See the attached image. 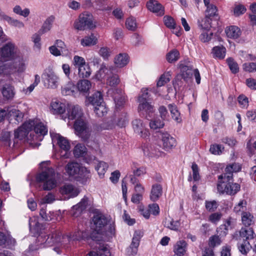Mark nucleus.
I'll use <instances>...</instances> for the list:
<instances>
[{
	"label": "nucleus",
	"mask_w": 256,
	"mask_h": 256,
	"mask_svg": "<svg viewBox=\"0 0 256 256\" xmlns=\"http://www.w3.org/2000/svg\"><path fill=\"white\" fill-rule=\"evenodd\" d=\"M84 238V232L82 231L76 232L71 237L70 236L63 235L60 232L56 230L52 232L51 235L48 238L46 242L49 245L58 244L64 248L70 244L72 240H80Z\"/></svg>",
	"instance_id": "f257e3e1"
},
{
	"label": "nucleus",
	"mask_w": 256,
	"mask_h": 256,
	"mask_svg": "<svg viewBox=\"0 0 256 256\" xmlns=\"http://www.w3.org/2000/svg\"><path fill=\"white\" fill-rule=\"evenodd\" d=\"M38 182L43 183L42 188L50 190L56 186V173L52 168L48 167L36 176Z\"/></svg>",
	"instance_id": "f03ea898"
},
{
	"label": "nucleus",
	"mask_w": 256,
	"mask_h": 256,
	"mask_svg": "<svg viewBox=\"0 0 256 256\" xmlns=\"http://www.w3.org/2000/svg\"><path fill=\"white\" fill-rule=\"evenodd\" d=\"M96 26V24L92 20V16L88 12L80 14L74 23V28L78 30L93 29Z\"/></svg>",
	"instance_id": "7ed1b4c3"
},
{
	"label": "nucleus",
	"mask_w": 256,
	"mask_h": 256,
	"mask_svg": "<svg viewBox=\"0 0 256 256\" xmlns=\"http://www.w3.org/2000/svg\"><path fill=\"white\" fill-rule=\"evenodd\" d=\"M74 126L77 135L81 138L83 140L86 141L89 139L92 129L84 117L76 120Z\"/></svg>",
	"instance_id": "20e7f679"
},
{
	"label": "nucleus",
	"mask_w": 256,
	"mask_h": 256,
	"mask_svg": "<svg viewBox=\"0 0 256 256\" xmlns=\"http://www.w3.org/2000/svg\"><path fill=\"white\" fill-rule=\"evenodd\" d=\"M18 56V48L12 42H8L0 48V58L5 62L14 60Z\"/></svg>",
	"instance_id": "39448f33"
},
{
	"label": "nucleus",
	"mask_w": 256,
	"mask_h": 256,
	"mask_svg": "<svg viewBox=\"0 0 256 256\" xmlns=\"http://www.w3.org/2000/svg\"><path fill=\"white\" fill-rule=\"evenodd\" d=\"M29 226L30 231L34 236H36L38 235V241L41 242V244H45L46 246H52L48 244V243L46 242V239L51 235L52 233L48 236H44L39 235L41 230V225L38 222V220L36 218L34 217L30 218L29 221Z\"/></svg>",
	"instance_id": "423d86ee"
},
{
	"label": "nucleus",
	"mask_w": 256,
	"mask_h": 256,
	"mask_svg": "<svg viewBox=\"0 0 256 256\" xmlns=\"http://www.w3.org/2000/svg\"><path fill=\"white\" fill-rule=\"evenodd\" d=\"M82 109L78 105L68 104L67 106V113L62 116V118L66 120L68 118L70 120H76L84 118Z\"/></svg>",
	"instance_id": "0eeeda50"
},
{
	"label": "nucleus",
	"mask_w": 256,
	"mask_h": 256,
	"mask_svg": "<svg viewBox=\"0 0 256 256\" xmlns=\"http://www.w3.org/2000/svg\"><path fill=\"white\" fill-rule=\"evenodd\" d=\"M92 222L93 228L98 234H102L104 232V227L107 224V220L102 214H97L94 215Z\"/></svg>",
	"instance_id": "6e6552de"
},
{
	"label": "nucleus",
	"mask_w": 256,
	"mask_h": 256,
	"mask_svg": "<svg viewBox=\"0 0 256 256\" xmlns=\"http://www.w3.org/2000/svg\"><path fill=\"white\" fill-rule=\"evenodd\" d=\"M6 118L12 122L14 120L13 122L18 124L20 122L22 121L24 117V114L18 109L14 106H8L6 109Z\"/></svg>",
	"instance_id": "1a4fd4ad"
},
{
	"label": "nucleus",
	"mask_w": 256,
	"mask_h": 256,
	"mask_svg": "<svg viewBox=\"0 0 256 256\" xmlns=\"http://www.w3.org/2000/svg\"><path fill=\"white\" fill-rule=\"evenodd\" d=\"M163 149L169 150L176 146V139L168 132H161L160 136Z\"/></svg>",
	"instance_id": "9d476101"
},
{
	"label": "nucleus",
	"mask_w": 256,
	"mask_h": 256,
	"mask_svg": "<svg viewBox=\"0 0 256 256\" xmlns=\"http://www.w3.org/2000/svg\"><path fill=\"white\" fill-rule=\"evenodd\" d=\"M34 122L32 120L25 122L21 126L14 131V138L20 140L24 138L34 126Z\"/></svg>",
	"instance_id": "9b49d317"
},
{
	"label": "nucleus",
	"mask_w": 256,
	"mask_h": 256,
	"mask_svg": "<svg viewBox=\"0 0 256 256\" xmlns=\"http://www.w3.org/2000/svg\"><path fill=\"white\" fill-rule=\"evenodd\" d=\"M142 234L143 233L140 230L134 232L132 244L127 249V253L129 256H133L136 254L138 248L140 244V240Z\"/></svg>",
	"instance_id": "f8f14e48"
},
{
	"label": "nucleus",
	"mask_w": 256,
	"mask_h": 256,
	"mask_svg": "<svg viewBox=\"0 0 256 256\" xmlns=\"http://www.w3.org/2000/svg\"><path fill=\"white\" fill-rule=\"evenodd\" d=\"M68 104L62 102L58 100H53L50 105V112L54 114H60L62 116L65 115L64 112L67 110V106Z\"/></svg>",
	"instance_id": "ddd939ff"
},
{
	"label": "nucleus",
	"mask_w": 256,
	"mask_h": 256,
	"mask_svg": "<svg viewBox=\"0 0 256 256\" xmlns=\"http://www.w3.org/2000/svg\"><path fill=\"white\" fill-rule=\"evenodd\" d=\"M50 134L52 142H56L61 150L66 152L69 150L70 144L66 138L58 134L52 133Z\"/></svg>",
	"instance_id": "4468645a"
},
{
	"label": "nucleus",
	"mask_w": 256,
	"mask_h": 256,
	"mask_svg": "<svg viewBox=\"0 0 256 256\" xmlns=\"http://www.w3.org/2000/svg\"><path fill=\"white\" fill-rule=\"evenodd\" d=\"M132 124L136 133L143 138H146L148 136V131L146 128L145 124L141 120L136 119L132 122Z\"/></svg>",
	"instance_id": "2eb2a0df"
},
{
	"label": "nucleus",
	"mask_w": 256,
	"mask_h": 256,
	"mask_svg": "<svg viewBox=\"0 0 256 256\" xmlns=\"http://www.w3.org/2000/svg\"><path fill=\"white\" fill-rule=\"evenodd\" d=\"M139 102L138 110L140 114L143 116L150 115L154 112V106L150 104L148 100H142Z\"/></svg>",
	"instance_id": "dca6fc26"
},
{
	"label": "nucleus",
	"mask_w": 256,
	"mask_h": 256,
	"mask_svg": "<svg viewBox=\"0 0 256 256\" xmlns=\"http://www.w3.org/2000/svg\"><path fill=\"white\" fill-rule=\"evenodd\" d=\"M80 164L74 162H70L65 166V173L69 176L75 178L77 172L80 171Z\"/></svg>",
	"instance_id": "f3484780"
},
{
	"label": "nucleus",
	"mask_w": 256,
	"mask_h": 256,
	"mask_svg": "<svg viewBox=\"0 0 256 256\" xmlns=\"http://www.w3.org/2000/svg\"><path fill=\"white\" fill-rule=\"evenodd\" d=\"M16 243V240L8 233L0 232V246L11 247Z\"/></svg>",
	"instance_id": "a211bd4d"
},
{
	"label": "nucleus",
	"mask_w": 256,
	"mask_h": 256,
	"mask_svg": "<svg viewBox=\"0 0 256 256\" xmlns=\"http://www.w3.org/2000/svg\"><path fill=\"white\" fill-rule=\"evenodd\" d=\"M60 192L62 194H66L69 197L73 198L76 196L80 191L72 184H66L60 187Z\"/></svg>",
	"instance_id": "6ab92c4d"
},
{
	"label": "nucleus",
	"mask_w": 256,
	"mask_h": 256,
	"mask_svg": "<svg viewBox=\"0 0 256 256\" xmlns=\"http://www.w3.org/2000/svg\"><path fill=\"white\" fill-rule=\"evenodd\" d=\"M188 248L187 242L183 240H179L174 246L173 251L178 256H183Z\"/></svg>",
	"instance_id": "aec40b11"
},
{
	"label": "nucleus",
	"mask_w": 256,
	"mask_h": 256,
	"mask_svg": "<svg viewBox=\"0 0 256 256\" xmlns=\"http://www.w3.org/2000/svg\"><path fill=\"white\" fill-rule=\"evenodd\" d=\"M104 102L102 94L100 92H97L86 98L85 101L86 106H88L92 104L94 106H98Z\"/></svg>",
	"instance_id": "412c9836"
},
{
	"label": "nucleus",
	"mask_w": 256,
	"mask_h": 256,
	"mask_svg": "<svg viewBox=\"0 0 256 256\" xmlns=\"http://www.w3.org/2000/svg\"><path fill=\"white\" fill-rule=\"evenodd\" d=\"M88 202V198L84 196L78 204L73 206L71 210L73 216H78L86 208Z\"/></svg>",
	"instance_id": "4be33fe9"
},
{
	"label": "nucleus",
	"mask_w": 256,
	"mask_h": 256,
	"mask_svg": "<svg viewBox=\"0 0 256 256\" xmlns=\"http://www.w3.org/2000/svg\"><path fill=\"white\" fill-rule=\"evenodd\" d=\"M148 9L158 15L162 16L164 14V9L160 4L155 0H150L147 3Z\"/></svg>",
	"instance_id": "5701e85b"
},
{
	"label": "nucleus",
	"mask_w": 256,
	"mask_h": 256,
	"mask_svg": "<svg viewBox=\"0 0 256 256\" xmlns=\"http://www.w3.org/2000/svg\"><path fill=\"white\" fill-rule=\"evenodd\" d=\"M46 80L48 82V88H56L58 84V78L56 74L52 72L44 74Z\"/></svg>",
	"instance_id": "b1692460"
},
{
	"label": "nucleus",
	"mask_w": 256,
	"mask_h": 256,
	"mask_svg": "<svg viewBox=\"0 0 256 256\" xmlns=\"http://www.w3.org/2000/svg\"><path fill=\"white\" fill-rule=\"evenodd\" d=\"M162 193V188L160 184H153L150 196V199L153 202H156L161 196Z\"/></svg>",
	"instance_id": "393cba45"
},
{
	"label": "nucleus",
	"mask_w": 256,
	"mask_h": 256,
	"mask_svg": "<svg viewBox=\"0 0 256 256\" xmlns=\"http://www.w3.org/2000/svg\"><path fill=\"white\" fill-rule=\"evenodd\" d=\"M90 178V171L86 168L80 166V171L77 172L75 177L78 181L82 183L85 182L88 179Z\"/></svg>",
	"instance_id": "a878e982"
},
{
	"label": "nucleus",
	"mask_w": 256,
	"mask_h": 256,
	"mask_svg": "<svg viewBox=\"0 0 256 256\" xmlns=\"http://www.w3.org/2000/svg\"><path fill=\"white\" fill-rule=\"evenodd\" d=\"M180 74L178 76H181L184 80H190L193 74V68L190 66L181 64L180 66Z\"/></svg>",
	"instance_id": "bb28decb"
},
{
	"label": "nucleus",
	"mask_w": 256,
	"mask_h": 256,
	"mask_svg": "<svg viewBox=\"0 0 256 256\" xmlns=\"http://www.w3.org/2000/svg\"><path fill=\"white\" fill-rule=\"evenodd\" d=\"M225 32L228 38L232 39L238 38L242 34L240 28L235 26L227 27L225 30Z\"/></svg>",
	"instance_id": "cd10ccee"
},
{
	"label": "nucleus",
	"mask_w": 256,
	"mask_h": 256,
	"mask_svg": "<svg viewBox=\"0 0 256 256\" xmlns=\"http://www.w3.org/2000/svg\"><path fill=\"white\" fill-rule=\"evenodd\" d=\"M239 233L240 238H242L244 241H248L254 238V232L251 228H242Z\"/></svg>",
	"instance_id": "c85d7f7f"
},
{
	"label": "nucleus",
	"mask_w": 256,
	"mask_h": 256,
	"mask_svg": "<svg viewBox=\"0 0 256 256\" xmlns=\"http://www.w3.org/2000/svg\"><path fill=\"white\" fill-rule=\"evenodd\" d=\"M54 20L55 16L53 15H51L47 18L38 30L40 34H44L50 30Z\"/></svg>",
	"instance_id": "c756f323"
},
{
	"label": "nucleus",
	"mask_w": 256,
	"mask_h": 256,
	"mask_svg": "<svg viewBox=\"0 0 256 256\" xmlns=\"http://www.w3.org/2000/svg\"><path fill=\"white\" fill-rule=\"evenodd\" d=\"M6 62L0 60V75H7L13 72L14 68H12V62Z\"/></svg>",
	"instance_id": "7c9ffc66"
},
{
	"label": "nucleus",
	"mask_w": 256,
	"mask_h": 256,
	"mask_svg": "<svg viewBox=\"0 0 256 256\" xmlns=\"http://www.w3.org/2000/svg\"><path fill=\"white\" fill-rule=\"evenodd\" d=\"M1 92L4 98L6 100H12L14 97V88L10 84L4 85Z\"/></svg>",
	"instance_id": "2f4dec72"
},
{
	"label": "nucleus",
	"mask_w": 256,
	"mask_h": 256,
	"mask_svg": "<svg viewBox=\"0 0 256 256\" xmlns=\"http://www.w3.org/2000/svg\"><path fill=\"white\" fill-rule=\"evenodd\" d=\"M113 70V67H111L108 68L105 64H102L100 65L99 70L96 74L95 78L98 80H102L105 78L108 72H112Z\"/></svg>",
	"instance_id": "473e14b6"
},
{
	"label": "nucleus",
	"mask_w": 256,
	"mask_h": 256,
	"mask_svg": "<svg viewBox=\"0 0 256 256\" xmlns=\"http://www.w3.org/2000/svg\"><path fill=\"white\" fill-rule=\"evenodd\" d=\"M114 64L118 68L126 66L128 62V58L126 54H120L114 58Z\"/></svg>",
	"instance_id": "72a5a7b5"
},
{
	"label": "nucleus",
	"mask_w": 256,
	"mask_h": 256,
	"mask_svg": "<svg viewBox=\"0 0 256 256\" xmlns=\"http://www.w3.org/2000/svg\"><path fill=\"white\" fill-rule=\"evenodd\" d=\"M218 181L217 184V190L220 193H226L228 189V184L229 181L224 180L222 174L218 176Z\"/></svg>",
	"instance_id": "f704fd0d"
},
{
	"label": "nucleus",
	"mask_w": 256,
	"mask_h": 256,
	"mask_svg": "<svg viewBox=\"0 0 256 256\" xmlns=\"http://www.w3.org/2000/svg\"><path fill=\"white\" fill-rule=\"evenodd\" d=\"M97 43V38L94 34H92L90 36H86L80 40V44L83 46H94Z\"/></svg>",
	"instance_id": "c9c22d12"
},
{
	"label": "nucleus",
	"mask_w": 256,
	"mask_h": 256,
	"mask_svg": "<svg viewBox=\"0 0 256 256\" xmlns=\"http://www.w3.org/2000/svg\"><path fill=\"white\" fill-rule=\"evenodd\" d=\"M2 18L10 24L12 26L17 27L18 28H22L24 26V24L22 22L19 21L17 20L14 19L12 18L2 14L1 15Z\"/></svg>",
	"instance_id": "e433bc0d"
},
{
	"label": "nucleus",
	"mask_w": 256,
	"mask_h": 256,
	"mask_svg": "<svg viewBox=\"0 0 256 256\" xmlns=\"http://www.w3.org/2000/svg\"><path fill=\"white\" fill-rule=\"evenodd\" d=\"M226 49L223 46H216L213 48L212 53L214 57L223 59L226 56Z\"/></svg>",
	"instance_id": "4c0bfd02"
},
{
	"label": "nucleus",
	"mask_w": 256,
	"mask_h": 256,
	"mask_svg": "<svg viewBox=\"0 0 256 256\" xmlns=\"http://www.w3.org/2000/svg\"><path fill=\"white\" fill-rule=\"evenodd\" d=\"M164 226L168 228L177 231L180 227V222L178 220H174L170 218H166L164 221Z\"/></svg>",
	"instance_id": "58836bf2"
},
{
	"label": "nucleus",
	"mask_w": 256,
	"mask_h": 256,
	"mask_svg": "<svg viewBox=\"0 0 256 256\" xmlns=\"http://www.w3.org/2000/svg\"><path fill=\"white\" fill-rule=\"evenodd\" d=\"M78 74L80 78H86L91 74V70L87 64H84L78 68Z\"/></svg>",
	"instance_id": "ea45409f"
},
{
	"label": "nucleus",
	"mask_w": 256,
	"mask_h": 256,
	"mask_svg": "<svg viewBox=\"0 0 256 256\" xmlns=\"http://www.w3.org/2000/svg\"><path fill=\"white\" fill-rule=\"evenodd\" d=\"M198 26L204 30H210L211 28V18L206 16L198 21Z\"/></svg>",
	"instance_id": "a19ab883"
},
{
	"label": "nucleus",
	"mask_w": 256,
	"mask_h": 256,
	"mask_svg": "<svg viewBox=\"0 0 256 256\" xmlns=\"http://www.w3.org/2000/svg\"><path fill=\"white\" fill-rule=\"evenodd\" d=\"M12 64V68H14L13 71L15 72L16 71L22 72H23L26 69V64L24 60L22 58H20L18 60V64L17 62H15Z\"/></svg>",
	"instance_id": "79ce46f5"
},
{
	"label": "nucleus",
	"mask_w": 256,
	"mask_h": 256,
	"mask_svg": "<svg viewBox=\"0 0 256 256\" xmlns=\"http://www.w3.org/2000/svg\"><path fill=\"white\" fill-rule=\"evenodd\" d=\"M77 86L80 92H87L91 87V83L88 80H83L78 82Z\"/></svg>",
	"instance_id": "37998d69"
},
{
	"label": "nucleus",
	"mask_w": 256,
	"mask_h": 256,
	"mask_svg": "<svg viewBox=\"0 0 256 256\" xmlns=\"http://www.w3.org/2000/svg\"><path fill=\"white\" fill-rule=\"evenodd\" d=\"M116 93L114 94V99L116 106H120L125 102L124 97L122 95V91L121 90H116Z\"/></svg>",
	"instance_id": "c03bdc74"
},
{
	"label": "nucleus",
	"mask_w": 256,
	"mask_h": 256,
	"mask_svg": "<svg viewBox=\"0 0 256 256\" xmlns=\"http://www.w3.org/2000/svg\"><path fill=\"white\" fill-rule=\"evenodd\" d=\"M142 150L144 154L148 157H154L157 156L156 151L153 150L152 146L149 144H144L142 146Z\"/></svg>",
	"instance_id": "a18cd8bd"
},
{
	"label": "nucleus",
	"mask_w": 256,
	"mask_h": 256,
	"mask_svg": "<svg viewBox=\"0 0 256 256\" xmlns=\"http://www.w3.org/2000/svg\"><path fill=\"white\" fill-rule=\"evenodd\" d=\"M172 118L178 122L181 121L180 113L174 104H170L168 106Z\"/></svg>",
	"instance_id": "49530a36"
},
{
	"label": "nucleus",
	"mask_w": 256,
	"mask_h": 256,
	"mask_svg": "<svg viewBox=\"0 0 256 256\" xmlns=\"http://www.w3.org/2000/svg\"><path fill=\"white\" fill-rule=\"evenodd\" d=\"M108 168V165L104 162H100L96 166V170L97 171L100 177L102 178Z\"/></svg>",
	"instance_id": "de8ad7c7"
},
{
	"label": "nucleus",
	"mask_w": 256,
	"mask_h": 256,
	"mask_svg": "<svg viewBox=\"0 0 256 256\" xmlns=\"http://www.w3.org/2000/svg\"><path fill=\"white\" fill-rule=\"evenodd\" d=\"M34 132L40 136H44L48 132V129L42 122H38L34 124Z\"/></svg>",
	"instance_id": "09e8293b"
},
{
	"label": "nucleus",
	"mask_w": 256,
	"mask_h": 256,
	"mask_svg": "<svg viewBox=\"0 0 256 256\" xmlns=\"http://www.w3.org/2000/svg\"><path fill=\"white\" fill-rule=\"evenodd\" d=\"M94 111L98 116L102 117L107 113L108 109L103 102L102 104L94 106Z\"/></svg>",
	"instance_id": "8fccbe9b"
},
{
	"label": "nucleus",
	"mask_w": 256,
	"mask_h": 256,
	"mask_svg": "<svg viewBox=\"0 0 256 256\" xmlns=\"http://www.w3.org/2000/svg\"><path fill=\"white\" fill-rule=\"evenodd\" d=\"M253 216L248 212H243L242 214V221L246 227L250 226L252 222Z\"/></svg>",
	"instance_id": "3c124183"
},
{
	"label": "nucleus",
	"mask_w": 256,
	"mask_h": 256,
	"mask_svg": "<svg viewBox=\"0 0 256 256\" xmlns=\"http://www.w3.org/2000/svg\"><path fill=\"white\" fill-rule=\"evenodd\" d=\"M86 152L85 146L82 144H78L76 146L74 150V154L76 157L78 158L82 156Z\"/></svg>",
	"instance_id": "603ef678"
},
{
	"label": "nucleus",
	"mask_w": 256,
	"mask_h": 256,
	"mask_svg": "<svg viewBox=\"0 0 256 256\" xmlns=\"http://www.w3.org/2000/svg\"><path fill=\"white\" fill-rule=\"evenodd\" d=\"M75 89V86L72 84L68 83L62 88V93L65 96L74 95Z\"/></svg>",
	"instance_id": "864d4df0"
},
{
	"label": "nucleus",
	"mask_w": 256,
	"mask_h": 256,
	"mask_svg": "<svg viewBox=\"0 0 256 256\" xmlns=\"http://www.w3.org/2000/svg\"><path fill=\"white\" fill-rule=\"evenodd\" d=\"M240 189V186L236 183H231L228 182L226 194L232 195L236 194Z\"/></svg>",
	"instance_id": "5fc2aeb1"
},
{
	"label": "nucleus",
	"mask_w": 256,
	"mask_h": 256,
	"mask_svg": "<svg viewBox=\"0 0 256 256\" xmlns=\"http://www.w3.org/2000/svg\"><path fill=\"white\" fill-rule=\"evenodd\" d=\"M232 222V220L230 218H228L226 224L221 225L218 230V232H219L220 230H222L220 233V235L226 236L228 232V227L230 226Z\"/></svg>",
	"instance_id": "6e6d98bb"
},
{
	"label": "nucleus",
	"mask_w": 256,
	"mask_h": 256,
	"mask_svg": "<svg viewBox=\"0 0 256 256\" xmlns=\"http://www.w3.org/2000/svg\"><path fill=\"white\" fill-rule=\"evenodd\" d=\"M164 120H160V118H156L150 122V128L156 130L164 126Z\"/></svg>",
	"instance_id": "4d7b16f0"
},
{
	"label": "nucleus",
	"mask_w": 256,
	"mask_h": 256,
	"mask_svg": "<svg viewBox=\"0 0 256 256\" xmlns=\"http://www.w3.org/2000/svg\"><path fill=\"white\" fill-rule=\"evenodd\" d=\"M170 72H168L162 74L157 82V86H162L170 82Z\"/></svg>",
	"instance_id": "13d9d810"
},
{
	"label": "nucleus",
	"mask_w": 256,
	"mask_h": 256,
	"mask_svg": "<svg viewBox=\"0 0 256 256\" xmlns=\"http://www.w3.org/2000/svg\"><path fill=\"white\" fill-rule=\"evenodd\" d=\"M40 76L38 74H36L34 76V83L30 85V86L26 88H24L22 92L26 94H30L34 88L39 84L40 82Z\"/></svg>",
	"instance_id": "bf43d9fd"
},
{
	"label": "nucleus",
	"mask_w": 256,
	"mask_h": 256,
	"mask_svg": "<svg viewBox=\"0 0 256 256\" xmlns=\"http://www.w3.org/2000/svg\"><path fill=\"white\" fill-rule=\"evenodd\" d=\"M206 16L210 18L218 16V9L214 4L209 6L206 10Z\"/></svg>",
	"instance_id": "052dcab7"
},
{
	"label": "nucleus",
	"mask_w": 256,
	"mask_h": 256,
	"mask_svg": "<svg viewBox=\"0 0 256 256\" xmlns=\"http://www.w3.org/2000/svg\"><path fill=\"white\" fill-rule=\"evenodd\" d=\"M228 66L234 74H236L238 72L239 68L238 64L232 58H229L226 60Z\"/></svg>",
	"instance_id": "680f3d73"
},
{
	"label": "nucleus",
	"mask_w": 256,
	"mask_h": 256,
	"mask_svg": "<svg viewBox=\"0 0 256 256\" xmlns=\"http://www.w3.org/2000/svg\"><path fill=\"white\" fill-rule=\"evenodd\" d=\"M213 33L209 30H204L200 36V40L202 42H208L212 39Z\"/></svg>",
	"instance_id": "e2e57ef3"
},
{
	"label": "nucleus",
	"mask_w": 256,
	"mask_h": 256,
	"mask_svg": "<svg viewBox=\"0 0 256 256\" xmlns=\"http://www.w3.org/2000/svg\"><path fill=\"white\" fill-rule=\"evenodd\" d=\"M179 52L177 50H172L166 55V60L169 62L176 61L179 58Z\"/></svg>",
	"instance_id": "0e129e2a"
},
{
	"label": "nucleus",
	"mask_w": 256,
	"mask_h": 256,
	"mask_svg": "<svg viewBox=\"0 0 256 256\" xmlns=\"http://www.w3.org/2000/svg\"><path fill=\"white\" fill-rule=\"evenodd\" d=\"M120 82V78L117 74H112L107 78L106 84L110 86H116Z\"/></svg>",
	"instance_id": "69168bd1"
},
{
	"label": "nucleus",
	"mask_w": 256,
	"mask_h": 256,
	"mask_svg": "<svg viewBox=\"0 0 256 256\" xmlns=\"http://www.w3.org/2000/svg\"><path fill=\"white\" fill-rule=\"evenodd\" d=\"M224 148L220 144H214L211 145L210 148V152L215 155H219L222 153Z\"/></svg>",
	"instance_id": "338daca9"
},
{
	"label": "nucleus",
	"mask_w": 256,
	"mask_h": 256,
	"mask_svg": "<svg viewBox=\"0 0 256 256\" xmlns=\"http://www.w3.org/2000/svg\"><path fill=\"white\" fill-rule=\"evenodd\" d=\"M126 26L128 30L134 31L137 27L135 18H128L126 22Z\"/></svg>",
	"instance_id": "774afa93"
}]
</instances>
